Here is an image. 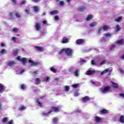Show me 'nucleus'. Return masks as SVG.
<instances>
[{
    "label": "nucleus",
    "mask_w": 124,
    "mask_h": 124,
    "mask_svg": "<svg viewBox=\"0 0 124 124\" xmlns=\"http://www.w3.org/2000/svg\"><path fill=\"white\" fill-rule=\"evenodd\" d=\"M63 53H65L67 56H72V50L70 48H64L62 49L61 51L59 52V54H62Z\"/></svg>",
    "instance_id": "obj_1"
},
{
    "label": "nucleus",
    "mask_w": 124,
    "mask_h": 124,
    "mask_svg": "<svg viewBox=\"0 0 124 124\" xmlns=\"http://www.w3.org/2000/svg\"><path fill=\"white\" fill-rule=\"evenodd\" d=\"M110 87L109 86L103 87L100 89V92H101L103 93H108L110 92Z\"/></svg>",
    "instance_id": "obj_2"
},
{
    "label": "nucleus",
    "mask_w": 124,
    "mask_h": 124,
    "mask_svg": "<svg viewBox=\"0 0 124 124\" xmlns=\"http://www.w3.org/2000/svg\"><path fill=\"white\" fill-rule=\"evenodd\" d=\"M17 60H18V61H20V62H22L23 64H25V63L27 62V60L25 58H23L21 59V57L20 56H18L17 58Z\"/></svg>",
    "instance_id": "obj_3"
},
{
    "label": "nucleus",
    "mask_w": 124,
    "mask_h": 124,
    "mask_svg": "<svg viewBox=\"0 0 124 124\" xmlns=\"http://www.w3.org/2000/svg\"><path fill=\"white\" fill-rule=\"evenodd\" d=\"M110 29V27L107 26V25H105L103 27H102L101 29L99 30V32H100L101 31H107V30H109Z\"/></svg>",
    "instance_id": "obj_4"
},
{
    "label": "nucleus",
    "mask_w": 124,
    "mask_h": 124,
    "mask_svg": "<svg viewBox=\"0 0 124 124\" xmlns=\"http://www.w3.org/2000/svg\"><path fill=\"white\" fill-rule=\"evenodd\" d=\"M111 71H112V69H107L105 70L104 71L101 73V75H103V74H105V73H110Z\"/></svg>",
    "instance_id": "obj_5"
},
{
    "label": "nucleus",
    "mask_w": 124,
    "mask_h": 124,
    "mask_svg": "<svg viewBox=\"0 0 124 124\" xmlns=\"http://www.w3.org/2000/svg\"><path fill=\"white\" fill-rule=\"evenodd\" d=\"M29 62H30V63H31V66H35L37 65V64H38V63L35 62L31 60H29Z\"/></svg>",
    "instance_id": "obj_6"
},
{
    "label": "nucleus",
    "mask_w": 124,
    "mask_h": 124,
    "mask_svg": "<svg viewBox=\"0 0 124 124\" xmlns=\"http://www.w3.org/2000/svg\"><path fill=\"white\" fill-rule=\"evenodd\" d=\"M95 72V71L94 70H89L87 71L86 73V75H92V74H93Z\"/></svg>",
    "instance_id": "obj_7"
},
{
    "label": "nucleus",
    "mask_w": 124,
    "mask_h": 124,
    "mask_svg": "<svg viewBox=\"0 0 124 124\" xmlns=\"http://www.w3.org/2000/svg\"><path fill=\"white\" fill-rule=\"evenodd\" d=\"M124 41L123 39L119 40L117 41L116 44L117 45H118V46H120V45H123L124 44Z\"/></svg>",
    "instance_id": "obj_8"
},
{
    "label": "nucleus",
    "mask_w": 124,
    "mask_h": 124,
    "mask_svg": "<svg viewBox=\"0 0 124 124\" xmlns=\"http://www.w3.org/2000/svg\"><path fill=\"white\" fill-rule=\"evenodd\" d=\"M81 100L83 102H87V101L90 100V97L89 96H86L85 97L83 98Z\"/></svg>",
    "instance_id": "obj_9"
},
{
    "label": "nucleus",
    "mask_w": 124,
    "mask_h": 124,
    "mask_svg": "<svg viewBox=\"0 0 124 124\" xmlns=\"http://www.w3.org/2000/svg\"><path fill=\"white\" fill-rule=\"evenodd\" d=\"M95 119L96 123H100V122H101V121H102V118H101L99 117L95 116Z\"/></svg>",
    "instance_id": "obj_10"
},
{
    "label": "nucleus",
    "mask_w": 124,
    "mask_h": 124,
    "mask_svg": "<svg viewBox=\"0 0 124 124\" xmlns=\"http://www.w3.org/2000/svg\"><path fill=\"white\" fill-rule=\"evenodd\" d=\"M35 48L37 50V51H40V52H42L44 50V49L40 46H35Z\"/></svg>",
    "instance_id": "obj_11"
},
{
    "label": "nucleus",
    "mask_w": 124,
    "mask_h": 124,
    "mask_svg": "<svg viewBox=\"0 0 124 124\" xmlns=\"http://www.w3.org/2000/svg\"><path fill=\"white\" fill-rule=\"evenodd\" d=\"M84 43V40L78 39L77 40V44H83Z\"/></svg>",
    "instance_id": "obj_12"
},
{
    "label": "nucleus",
    "mask_w": 124,
    "mask_h": 124,
    "mask_svg": "<svg viewBox=\"0 0 124 124\" xmlns=\"http://www.w3.org/2000/svg\"><path fill=\"white\" fill-rule=\"evenodd\" d=\"M33 10L35 12H39V10H40V9H39V7L35 6L33 7Z\"/></svg>",
    "instance_id": "obj_13"
},
{
    "label": "nucleus",
    "mask_w": 124,
    "mask_h": 124,
    "mask_svg": "<svg viewBox=\"0 0 124 124\" xmlns=\"http://www.w3.org/2000/svg\"><path fill=\"white\" fill-rule=\"evenodd\" d=\"M52 111H54V112H59V111H60V108H59L52 107Z\"/></svg>",
    "instance_id": "obj_14"
},
{
    "label": "nucleus",
    "mask_w": 124,
    "mask_h": 124,
    "mask_svg": "<svg viewBox=\"0 0 124 124\" xmlns=\"http://www.w3.org/2000/svg\"><path fill=\"white\" fill-rule=\"evenodd\" d=\"M4 92V86L0 83V93H2Z\"/></svg>",
    "instance_id": "obj_15"
},
{
    "label": "nucleus",
    "mask_w": 124,
    "mask_h": 124,
    "mask_svg": "<svg viewBox=\"0 0 124 124\" xmlns=\"http://www.w3.org/2000/svg\"><path fill=\"white\" fill-rule=\"evenodd\" d=\"M58 13H59V11H58V10L52 11L50 12V14L51 15H55V14H58Z\"/></svg>",
    "instance_id": "obj_16"
},
{
    "label": "nucleus",
    "mask_w": 124,
    "mask_h": 124,
    "mask_svg": "<svg viewBox=\"0 0 124 124\" xmlns=\"http://www.w3.org/2000/svg\"><path fill=\"white\" fill-rule=\"evenodd\" d=\"M16 63L15 62L13 61H11L8 62L7 64L9 66H12V65H14Z\"/></svg>",
    "instance_id": "obj_17"
},
{
    "label": "nucleus",
    "mask_w": 124,
    "mask_h": 124,
    "mask_svg": "<svg viewBox=\"0 0 124 124\" xmlns=\"http://www.w3.org/2000/svg\"><path fill=\"white\" fill-rule=\"evenodd\" d=\"M96 25H97V22H93L91 23L90 24V27H91L92 28H93V27H95V26H96Z\"/></svg>",
    "instance_id": "obj_18"
},
{
    "label": "nucleus",
    "mask_w": 124,
    "mask_h": 124,
    "mask_svg": "<svg viewBox=\"0 0 124 124\" xmlns=\"http://www.w3.org/2000/svg\"><path fill=\"white\" fill-rule=\"evenodd\" d=\"M115 31H121V26L119 25H117L116 26Z\"/></svg>",
    "instance_id": "obj_19"
},
{
    "label": "nucleus",
    "mask_w": 124,
    "mask_h": 124,
    "mask_svg": "<svg viewBox=\"0 0 124 124\" xmlns=\"http://www.w3.org/2000/svg\"><path fill=\"white\" fill-rule=\"evenodd\" d=\"M93 17V16L92 15H89L86 18V21H90V20H92Z\"/></svg>",
    "instance_id": "obj_20"
},
{
    "label": "nucleus",
    "mask_w": 124,
    "mask_h": 124,
    "mask_svg": "<svg viewBox=\"0 0 124 124\" xmlns=\"http://www.w3.org/2000/svg\"><path fill=\"white\" fill-rule=\"evenodd\" d=\"M53 124H58L59 123V119L57 118H55L53 120Z\"/></svg>",
    "instance_id": "obj_21"
},
{
    "label": "nucleus",
    "mask_w": 124,
    "mask_h": 124,
    "mask_svg": "<svg viewBox=\"0 0 124 124\" xmlns=\"http://www.w3.org/2000/svg\"><path fill=\"white\" fill-rule=\"evenodd\" d=\"M101 114H107L108 113V110L104 109L100 111Z\"/></svg>",
    "instance_id": "obj_22"
},
{
    "label": "nucleus",
    "mask_w": 124,
    "mask_h": 124,
    "mask_svg": "<svg viewBox=\"0 0 124 124\" xmlns=\"http://www.w3.org/2000/svg\"><path fill=\"white\" fill-rule=\"evenodd\" d=\"M68 39H67V38H66V37H64L63 38V40L62 41V43H67V42H68Z\"/></svg>",
    "instance_id": "obj_23"
},
{
    "label": "nucleus",
    "mask_w": 124,
    "mask_h": 124,
    "mask_svg": "<svg viewBox=\"0 0 124 124\" xmlns=\"http://www.w3.org/2000/svg\"><path fill=\"white\" fill-rule=\"evenodd\" d=\"M41 81V80H40V78H36L35 80V84H39V83H40V82Z\"/></svg>",
    "instance_id": "obj_24"
},
{
    "label": "nucleus",
    "mask_w": 124,
    "mask_h": 124,
    "mask_svg": "<svg viewBox=\"0 0 124 124\" xmlns=\"http://www.w3.org/2000/svg\"><path fill=\"white\" fill-rule=\"evenodd\" d=\"M120 122L121 123H124V116H121L120 117Z\"/></svg>",
    "instance_id": "obj_25"
},
{
    "label": "nucleus",
    "mask_w": 124,
    "mask_h": 124,
    "mask_svg": "<svg viewBox=\"0 0 124 124\" xmlns=\"http://www.w3.org/2000/svg\"><path fill=\"white\" fill-rule=\"evenodd\" d=\"M111 84H112V87H113V88H114L115 89L118 88V84H117L113 82H111Z\"/></svg>",
    "instance_id": "obj_26"
},
{
    "label": "nucleus",
    "mask_w": 124,
    "mask_h": 124,
    "mask_svg": "<svg viewBox=\"0 0 124 124\" xmlns=\"http://www.w3.org/2000/svg\"><path fill=\"white\" fill-rule=\"evenodd\" d=\"M35 27L37 31H39V29H40V25L39 24V23H36Z\"/></svg>",
    "instance_id": "obj_27"
},
{
    "label": "nucleus",
    "mask_w": 124,
    "mask_h": 124,
    "mask_svg": "<svg viewBox=\"0 0 124 124\" xmlns=\"http://www.w3.org/2000/svg\"><path fill=\"white\" fill-rule=\"evenodd\" d=\"M79 70H77L75 72V75L76 76H77V77H78V76H79Z\"/></svg>",
    "instance_id": "obj_28"
},
{
    "label": "nucleus",
    "mask_w": 124,
    "mask_h": 124,
    "mask_svg": "<svg viewBox=\"0 0 124 124\" xmlns=\"http://www.w3.org/2000/svg\"><path fill=\"white\" fill-rule=\"evenodd\" d=\"M25 109H26V107L24 106L20 107V108H19V110L20 111H23V110H25Z\"/></svg>",
    "instance_id": "obj_29"
},
{
    "label": "nucleus",
    "mask_w": 124,
    "mask_h": 124,
    "mask_svg": "<svg viewBox=\"0 0 124 124\" xmlns=\"http://www.w3.org/2000/svg\"><path fill=\"white\" fill-rule=\"evenodd\" d=\"M6 53V50L5 49H2L0 52V55H2L3 54H5Z\"/></svg>",
    "instance_id": "obj_30"
},
{
    "label": "nucleus",
    "mask_w": 124,
    "mask_h": 124,
    "mask_svg": "<svg viewBox=\"0 0 124 124\" xmlns=\"http://www.w3.org/2000/svg\"><path fill=\"white\" fill-rule=\"evenodd\" d=\"M51 71H52L54 73H56L57 72V70L54 69V67H51Z\"/></svg>",
    "instance_id": "obj_31"
},
{
    "label": "nucleus",
    "mask_w": 124,
    "mask_h": 124,
    "mask_svg": "<svg viewBox=\"0 0 124 124\" xmlns=\"http://www.w3.org/2000/svg\"><path fill=\"white\" fill-rule=\"evenodd\" d=\"M8 121V118L7 117H5L2 120L3 123H6Z\"/></svg>",
    "instance_id": "obj_32"
},
{
    "label": "nucleus",
    "mask_w": 124,
    "mask_h": 124,
    "mask_svg": "<svg viewBox=\"0 0 124 124\" xmlns=\"http://www.w3.org/2000/svg\"><path fill=\"white\" fill-rule=\"evenodd\" d=\"M37 102L39 106H40V107H42V104L41 103V102H40V101H39V100H38V99H37Z\"/></svg>",
    "instance_id": "obj_33"
},
{
    "label": "nucleus",
    "mask_w": 124,
    "mask_h": 124,
    "mask_svg": "<svg viewBox=\"0 0 124 124\" xmlns=\"http://www.w3.org/2000/svg\"><path fill=\"white\" fill-rule=\"evenodd\" d=\"M72 87L74 88V89H76V88H78L79 87V85L78 84H74L72 85Z\"/></svg>",
    "instance_id": "obj_34"
},
{
    "label": "nucleus",
    "mask_w": 124,
    "mask_h": 124,
    "mask_svg": "<svg viewBox=\"0 0 124 124\" xmlns=\"http://www.w3.org/2000/svg\"><path fill=\"white\" fill-rule=\"evenodd\" d=\"M115 21H116V22H121V21H122V17H120L116 19Z\"/></svg>",
    "instance_id": "obj_35"
},
{
    "label": "nucleus",
    "mask_w": 124,
    "mask_h": 124,
    "mask_svg": "<svg viewBox=\"0 0 124 124\" xmlns=\"http://www.w3.org/2000/svg\"><path fill=\"white\" fill-rule=\"evenodd\" d=\"M65 91H66V92H68L69 91V86H66L64 87Z\"/></svg>",
    "instance_id": "obj_36"
},
{
    "label": "nucleus",
    "mask_w": 124,
    "mask_h": 124,
    "mask_svg": "<svg viewBox=\"0 0 124 124\" xmlns=\"http://www.w3.org/2000/svg\"><path fill=\"white\" fill-rule=\"evenodd\" d=\"M104 63H106V60H103L102 62L99 63L100 65H102V64H104Z\"/></svg>",
    "instance_id": "obj_37"
},
{
    "label": "nucleus",
    "mask_w": 124,
    "mask_h": 124,
    "mask_svg": "<svg viewBox=\"0 0 124 124\" xmlns=\"http://www.w3.org/2000/svg\"><path fill=\"white\" fill-rule=\"evenodd\" d=\"M50 80V77H47L46 78H45V82H49V80Z\"/></svg>",
    "instance_id": "obj_38"
},
{
    "label": "nucleus",
    "mask_w": 124,
    "mask_h": 124,
    "mask_svg": "<svg viewBox=\"0 0 124 124\" xmlns=\"http://www.w3.org/2000/svg\"><path fill=\"white\" fill-rule=\"evenodd\" d=\"M51 112H52V111H49L48 113H43V116H48V114H49Z\"/></svg>",
    "instance_id": "obj_39"
},
{
    "label": "nucleus",
    "mask_w": 124,
    "mask_h": 124,
    "mask_svg": "<svg viewBox=\"0 0 124 124\" xmlns=\"http://www.w3.org/2000/svg\"><path fill=\"white\" fill-rule=\"evenodd\" d=\"M21 89L22 90H25V89H26V85H24V84H22L21 85Z\"/></svg>",
    "instance_id": "obj_40"
},
{
    "label": "nucleus",
    "mask_w": 124,
    "mask_h": 124,
    "mask_svg": "<svg viewBox=\"0 0 124 124\" xmlns=\"http://www.w3.org/2000/svg\"><path fill=\"white\" fill-rule=\"evenodd\" d=\"M16 16L17 17V18H20V17H21V15H20L18 13H16Z\"/></svg>",
    "instance_id": "obj_41"
},
{
    "label": "nucleus",
    "mask_w": 124,
    "mask_h": 124,
    "mask_svg": "<svg viewBox=\"0 0 124 124\" xmlns=\"http://www.w3.org/2000/svg\"><path fill=\"white\" fill-rule=\"evenodd\" d=\"M105 35L106 37H110V36H111L112 35L111 34L108 33V34H105Z\"/></svg>",
    "instance_id": "obj_42"
},
{
    "label": "nucleus",
    "mask_w": 124,
    "mask_h": 124,
    "mask_svg": "<svg viewBox=\"0 0 124 124\" xmlns=\"http://www.w3.org/2000/svg\"><path fill=\"white\" fill-rule=\"evenodd\" d=\"M119 71L121 73H123L124 74V70H123L122 68H119Z\"/></svg>",
    "instance_id": "obj_43"
},
{
    "label": "nucleus",
    "mask_w": 124,
    "mask_h": 124,
    "mask_svg": "<svg viewBox=\"0 0 124 124\" xmlns=\"http://www.w3.org/2000/svg\"><path fill=\"white\" fill-rule=\"evenodd\" d=\"M12 31L13 32H17V31H18V29H17L16 28H15L12 30Z\"/></svg>",
    "instance_id": "obj_44"
},
{
    "label": "nucleus",
    "mask_w": 124,
    "mask_h": 124,
    "mask_svg": "<svg viewBox=\"0 0 124 124\" xmlns=\"http://www.w3.org/2000/svg\"><path fill=\"white\" fill-rule=\"evenodd\" d=\"M73 69H74L73 67H71L70 68V69H69V72H72V71H73Z\"/></svg>",
    "instance_id": "obj_45"
},
{
    "label": "nucleus",
    "mask_w": 124,
    "mask_h": 124,
    "mask_svg": "<svg viewBox=\"0 0 124 124\" xmlns=\"http://www.w3.org/2000/svg\"><path fill=\"white\" fill-rule=\"evenodd\" d=\"M60 5H63L64 4V2L63 1H61L60 2Z\"/></svg>",
    "instance_id": "obj_46"
},
{
    "label": "nucleus",
    "mask_w": 124,
    "mask_h": 124,
    "mask_svg": "<svg viewBox=\"0 0 124 124\" xmlns=\"http://www.w3.org/2000/svg\"><path fill=\"white\" fill-rule=\"evenodd\" d=\"M27 3V1L26 0L22 1L21 2V4H25V3Z\"/></svg>",
    "instance_id": "obj_47"
},
{
    "label": "nucleus",
    "mask_w": 124,
    "mask_h": 124,
    "mask_svg": "<svg viewBox=\"0 0 124 124\" xmlns=\"http://www.w3.org/2000/svg\"><path fill=\"white\" fill-rule=\"evenodd\" d=\"M121 97H123L124 98V93H121L119 94Z\"/></svg>",
    "instance_id": "obj_48"
},
{
    "label": "nucleus",
    "mask_w": 124,
    "mask_h": 124,
    "mask_svg": "<svg viewBox=\"0 0 124 124\" xmlns=\"http://www.w3.org/2000/svg\"><path fill=\"white\" fill-rule=\"evenodd\" d=\"M74 95L75 96H78V95H79V93L77 92V93H75Z\"/></svg>",
    "instance_id": "obj_49"
},
{
    "label": "nucleus",
    "mask_w": 124,
    "mask_h": 124,
    "mask_svg": "<svg viewBox=\"0 0 124 124\" xmlns=\"http://www.w3.org/2000/svg\"><path fill=\"white\" fill-rule=\"evenodd\" d=\"M25 12L26 13H27V14H29V13H30V11H29V10H25Z\"/></svg>",
    "instance_id": "obj_50"
},
{
    "label": "nucleus",
    "mask_w": 124,
    "mask_h": 124,
    "mask_svg": "<svg viewBox=\"0 0 124 124\" xmlns=\"http://www.w3.org/2000/svg\"><path fill=\"white\" fill-rule=\"evenodd\" d=\"M55 19L56 21H58V20H59V16H56L55 17Z\"/></svg>",
    "instance_id": "obj_51"
},
{
    "label": "nucleus",
    "mask_w": 124,
    "mask_h": 124,
    "mask_svg": "<svg viewBox=\"0 0 124 124\" xmlns=\"http://www.w3.org/2000/svg\"><path fill=\"white\" fill-rule=\"evenodd\" d=\"M81 62H86V61L84 59H81Z\"/></svg>",
    "instance_id": "obj_52"
},
{
    "label": "nucleus",
    "mask_w": 124,
    "mask_h": 124,
    "mask_svg": "<svg viewBox=\"0 0 124 124\" xmlns=\"http://www.w3.org/2000/svg\"><path fill=\"white\" fill-rule=\"evenodd\" d=\"M9 124H13V120H11L8 123Z\"/></svg>",
    "instance_id": "obj_53"
},
{
    "label": "nucleus",
    "mask_w": 124,
    "mask_h": 124,
    "mask_svg": "<svg viewBox=\"0 0 124 124\" xmlns=\"http://www.w3.org/2000/svg\"><path fill=\"white\" fill-rule=\"evenodd\" d=\"M25 72V70H23L21 72H20L19 74H22V73H24Z\"/></svg>",
    "instance_id": "obj_54"
},
{
    "label": "nucleus",
    "mask_w": 124,
    "mask_h": 124,
    "mask_svg": "<svg viewBox=\"0 0 124 124\" xmlns=\"http://www.w3.org/2000/svg\"><path fill=\"white\" fill-rule=\"evenodd\" d=\"M91 63H92V64H93V65H94V61L92 60V61H91Z\"/></svg>",
    "instance_id": "obj_55"
},
{
    "label": "nucleus",
    "mask_w": 124,
    "mask_h": 124,
    "mask_svg": "<svg viewBox=\"0 0 124 124\" xmlns=\"http://www.w3.org/2000/svg\"><path fill=\"white\" fill-rule=\"evenodd\" d=\"M12 40H13V41H15V40H16V37H13Z\"/></svg>",
    "instance_id": "obj_56"
},
{
    "label": "nucleus",
    "mask_w": 124,
    "mask_h": 124,
    "mask_svg": "<svg viewBox=\"0 0 124 124\" xmlns=\"http://www.w3.org/2000/svg\"><path fill=\"white\" fill-rule=\"evenodd\" d=\"M43 24H47V20H44L43 21Z\"/></svg>",
    "instance_id": "obj_57"
},
{
    "label": "nucleus",
    "mask_w": 124,
    "mask_h": 124,
    "mask_svg": "<svg viewBox=\"0 0 124 124\" xmlns=\"http://www.w3.org/2000/svg\"><path fill=\"white\" fill-rule=\"evenodd\" d=\"M40 0H33V1H35V2H38Z\"/></svg>",
    "instance_id": "obj_58"
},
{
    "label": "nucleus",
    "mask_w": 124,
    "mask_h": 124,
    "mask_svg": "<svg viewBox=\"0 0 124 124\" xmlns=\"http://www.w3.org/2000/svg\"><path fill=\"white\" fill-rule=\"evenodd\" d=\"M1 46H2V47H4V44H3V43H1Z\"/></svg>",
    "instance_id": "obj_59"
},
{
    "label": "nucleus",
    "mask_w": 124,
    "mask_h": 124,
    "mask_svg": "<svg viewBox=\"0 0 124 124\" xmlns=\"http://www.w3.org/2000/svg\"><path fill=\"white\" fill-rule=\"evenodd\" d=\"M122 60H124V54L122 56Z\"/></svg>",
    "instance_id": "obj_60"
},
{
    "label": "nucleus",
    "mask_w": 124,
    "mask_h": 124,
    "mask_svg": "<svg viewBox=\"0 0 124 124\" xmlns=\"http://www.w3.org/2000/svg\"><path fill=\"white\" fill-rule=\"evenodd\" d=\"M12 0L14 2V3H16V0Z\"/></svg>",
    "instance_id": "obj_61"
},
{
    "label": "nucleus",
    "mask_w": 124,
    "mask_h": 124,
    "mask_svg": "<svg viewBox=\"0 0 124 124\" xmlns=\"http://www.w3.org/2000/svg\"><path fill=\"white\" fill-rule=\"evenodd\" d=\"M67 2H70L71 1V0H67Z\"/></svg>",
    "instance_id": "obj_62"
},
{
    "label": "nucleus",
    "mask_w": 124,
    "mask_h": 124,
    "mask_svg": "<svg viewBox=\"0 0 124 124\" xmlns=\"http://www.w3.org/2000/svg\"><path fill=\"white\" fill-rule=\"evenodd\" d=\"M91 83H92V84H93V85H94V82L91 81Z\"/></svg>",
    "instance_id": "obj_63"
},
{
    "label": "nucleus",
    "mask_w": 124,
    "mask_h": 124,
    "mask_svg": "<svg viewBox=\"0 0 124 124\" xmlns=\"http://www.w3.org/2000/svg\"><path fill=\"white\" fill-rule=\"evenodd\" d=\"M114 47H115V46H112V47H111V49L112 50V49H113Z\"/></svg>",
    "instance_id": "obj_64"
}]
</instances>
